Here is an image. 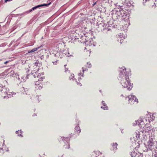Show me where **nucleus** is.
Segmentation results:
<instances>
[{"label":"nucleus","mask_w":157,"mask_h":157,"mask_svg":"<svg viewBox=\"0 0 157 157\" xmlns=\"http://www.w3.org/2000/svg\"><path fill=\"white\" fill-rule=\"evenodd\" d=\"M119 76L118 78L120 81L122 80H129V77L130 75V73L129 71H126L125 68L124 67L120 68Z\"/></svg>","instance_id":"nucleus-3"},{"label":"nucleus","mask_w":157,"mask_h":157,"mask_svg":"<svg viewBox=\"0 0 157 157\" xmlns=\"http://www.w3.org/2000/svg\"><path fill=\"white\" fill-rule=\"evenodd\" d=\"M102 104L104 106V107L102 106L101 107V108L103 109L104 110H107L108 109V107L106 105L104 101H102Z\"/></svg>","instance_id":"nucleus-17"},{"label":"nucleus","mask_w":157,"mask_h":157,"mask_svg":"<svg viewBox=\"0 0 157 157\" xmlns=\"http://www.w3.org/2000/svg\"><path fill=\"white\" fill-rule=\"evenodd\" d=\"M9 89L6 86H3L0 89V91L2 93V96L4 98H8L12 96H13L16 93L14 92H10L9 91Z\"/></svg>","instance_id":"nucleus-4"},{"label":"nucleus","mask_w":157,"mask_h":157,"mask_svg":"<svg viewBox=\"0 0 157 157\" xmlns=\"http://www.w3.org/2000/svg\"><path fill=\"white\" fill-rule=\"evenodd\" d=\"M125 81L122 80L121 81H120V84L124 88H127L129 90H130L133 87V84L130 82V80L127 81Z\"/></svg>","instance_id":"nucleus-5"},{"label":"nucleus","mask_w":157,"mask_h":157,"mask_svg":"<svg viewBox=\"0 0 157 157\" xmlns=\"http://www.w3.org/2000/svg\"><path fill=\"white\" fill-rule=\"evenodd\" d=\"M18 134H20V133H19Z\"/></svg>","instance_id":"nucleus-42"},{"label":"nucleus","mask_w":157,"mask_h":157,"mask_svg":"<svg viewBox=\"0 0 157 157\" xmlns=\"http://www.w3.org/2000/svg\"><path fill=\"white\" fill-rule=\"evenodd\" d=\"M82 71H80V72L78 74V75H81L82 77H83L84 72L85 71H87V69L85 67H82Z\"/></svg>","instance_id":"nucleus-16"},{"label":"nucleus","mask_w":157,"mask_h":157,"mask_svg":"<svg viewBox=\"0 0 157 157\" xmlns=\"http://www.w3.org/2000/svg\"><path fill=\"white\" fill-rule=\"evenodd\" d=\"M127 98L128 99L129 103L133 104V103H132V101L136 102V103L138 102L137 99L135 95H133L132 94H131V95L128 96L126 98V99Z\"/></svg>","instance_id":"nucleus-9"},{"label":"nucleus","mask_w":157,"mask_h":157,"mask_svg":"<svg viewBox=\"0 0 157 157\" xmlns=\"http://www.w3.org/2000/svg\"><path fill=\"white\" fill-rule=\"evenodd\" d=\"M13 73H14L13 71H12L11 72V75L12 76H13L14 75V74Z\"/></svg>","instance_id":"nucleus-29"},{"label":"nucleus","mask_w":157,"mask_h":157,"mask_svg":"<svg viewBox=\"0 0 157 157\" xmlns=\"http://www.w3.org/2000/svg\"><path fill=\"white\" fill-rule=\"evenodd\" d=\"M133 124L134 125H136V124H137L138 125V124H136V122L135 121V122H134L133 123Z\"/></svg>","instance_id":"nucleus-35"},{"label":"nucleus","mask_w":157,"mask_h":157,"mask_svg":"<svg viewBox=\"0 0 157 157\" xmlns=\"http://www.w3.org/2000/svg\"><path fill=\"white\" fill-rule=\"evenodd\" d=\"M76 82H77V84L79 85H80V86H82V85L81 84H80L81 83L80 82H79V83L78 82H77V81H76Z\"/></svg>","instance_id":"nucleus-32"},{"label":"nucleus","mask_w":157,"mask_h":157,"mask_svg":"<svg viewBox=\"0 0 157 157\" xmlns=\"http://www.w3.org/2000/svg\"><path fill=\"white\" fill-rule=\"evenodd\" d=\"M44 75V73H42L41 74L38 73L37 71H36V72H35V74L34 75V76L35 78L36 79V80H38V81H42L43 79V78L41 75Z\"/></svg>","instance_id":"nucleus-10"},{"label":"nucleus","mask_w":157,"mask_h":157,"mask_svg":"<svg viewBox=\"0 0 157 157\" xmlns=\"http://www.w3.org/2000/svg\"><path fill=\"white\" fill-rule=\"evenodd\" d=\"M82 29L79 31L78 30H76L75 33L74 34L75 38L78 39L81 43H85V44L86 45V48H85L86 49H89V47L95 46L92 39H89V38L86 35V34L84 32L82 31L83 28ZM83 29H85V28Z\"/></svg>","instance_id":"nucleus-2"},{"label":"nucleus","mask_w":157,"mask_h":157,"mask_svg":"<svg viewBox=\"0 0 157 157\" xmlns=\"http://www.w3.org/2000/svg\"><path fill=\"white\" fill-rule=\"evenodd\" d=\"M26 79V77L24 76L23 77L21 78V81L23 82L25 81Z\"/></svg>","instance_id":"nucleus-26"},{"label":"nucleus","mask_w":157,"mask_h":157,"mask_svg":"<svg viewBox=\"0 0 157 157\" xmlns=\"http://www.w3.org/2000/svg\"><path fill=\"white\" fill-rule=\"evenodd\" d=\"M63 53L62 52L59 53H57L55 54L54 56V57L53 58V61H52V63L54 65H56L57 64V61H58V59L59 58H61L62 57V55Z\"/></svg>","instance_id":"nucleus-8"},{"label":"nucleus","mask_w":157,"mask_h":157,"mask_svg":"<svg viewBox=\"0 0 157 157\" xmlns=\"http://www.w3.org/2000/svg\"><path fill=\"white\" fill-rule=\"evenodd\" d=\"M28 91L27 89H25V91H24L25 92V94H27V93L26 92Z\"/></svg>","instance_id":"nucleus-31"},{"label":"nucleus","mask_w":157,"mask_h":157,"mask_svg":"<svg viewBox=\"0 0 157 157\" xmlns=\"http://www.w3.org/2000/svg\"><path fill=\"white\" fill-rule=\"evenodd\" d=\"M51 4V2H50L48 4H43L40 5H38L37 6H36L34 7H33L32 9V10H34L35 9H36L39 7H41L42 6H48V5H50Z\"/></svg>","instance_id":"nucleus-14"},{"label":"nucleus","mask_w":157,"mask_h":157,"mask_svg":"<svg viewBox=\"0 0 157 157\" xmlns=\"http://www.w3.org/2000/svg\"><path fill=\"white\" fill-rule=\"evenodd\" d=\"M40 82L39 81L35 82V87L36 90H40L42 87V85Z\"/></svg>","instance_id":"nucleus-11"},{"label":"nucleus","mask_w":157,"mask_h":157,"mask_svg":"<svg viewBox=\"0 0 157 157\" xmlns=\"http://www.w3.org/2000/svg\"><path fill=\"white\" fill-rule=\"evenodd\" d=\"M124 3L125 4H126L128 6H131L133 3L132 0H126Z\"/></svg>","instance_id":"nucleus-15"},{"label":"nucleus","mask_w":157,"mask_h":157,"mask_svg":"<svg viewBox=\"0 0 157 157\" xmlns=\"http://www.w3.org/2000/svg\"><path fill=\"white\" fill-rule=\"evenodd\" d=\"M37 63H35V64H34V66L36 67H37Z\"/></svg>","instance_id":"nucleus-34"},{"label":"nucleus","mask_w":157,"mask_h":157,"mask_svg":"<svg viewBox=\"0 0 157 157\" xmlns=\"http://www.w3.org/2000/svg\"><path fill=\"white\" fill-rule=\"evenodd\" d=\"M66 55L68 57H69V56H71V55H70L69 53L68 52L66 54Z\"/></svg>","instance_id":"nucleus-30"},{"label":"nucleus","mask_w":157,"mask_h":157,"mask_svg":"<svg viewBox=\"0 0 157 157\" xmlns=\"http://www.w3.org/2000/svg\"><path fill=\"white\" fill-rule=\"evenodd\" d=\"M6 147L3 145H0V155H2L4 153L5 151L6 150L5 149Z\"/></svg>","instance_id":"nucleus-13"},{"label":"nucleus","mask_w":157,"mask_h":157,"mask_svg":"<svg viewBox=\"0 0 157 157\" xmlns=\"http://www.w3.org/2000/svg\"><path fill=\"white\" fill-rule=\"evenodd\" d=\"M25 91V88L24 87H23L21 89V91H22V92L24 94H25V93H24V92H25L24 91Z\"/></svg>","instance_id":"nucleus-27"},{"label":"nucleus","mask_w":157,"mask_h":157,"mask_svg":"<svg viewBox=\"0 0 157 157\" xmlns=\"http://www.w3.org/2000/svg\"><path fill=\"white\" fill-rule=\"evenodd\" d=\"M69 78L70 80H72V81H74V80L76 79L74 78V74L71 73L70 76H69Z\"/></svg>","instance_id":"nucleus-18"},{"label":"nucleus","mask_w":157,"mask_h":157,"mask_svg":"<svg viewBox=\"0 0 157 157\" xmlns=\"http://www.w3.org/2000/svg\"><path fill=\"white\" fill-rule=\"evenodd\" d=\"M20 133V134H18V136H22L21 134H22V132H21V131L20 130H18L17 131H16V133L17 134V133Z\"/></svg>","instance_id":"nucleus-25"},{"label":"nucleus","mask_w":157,"mask_h":157,"mask_svg":"<svg viewBox=\"0 0 157 157\" xmlns=\"http://www.w3.org/2000/svg\"><path fill=\"white\" fill-rule=\"evenodd\" d=\"M136 152L134 151L133 152H131L130 153V155L132 157H135L136 156Z\"/></svg>","instance_id":"nucleus-23"},{"label":"nucleus","mask_w":157,"mask_h":157,"mask_svg":"<svg viewBox=\"0 0 157 157\" xmlns=\"http://www.w3.org/2000/svg\"><path fill=\"white\" fill-rule=\"evenodd\" d=\"M40 47H38L37 48H34L32 50H31L30 51H29L28 52V53H30L34 52L35 51H37L38 50V49Z\"/></svg>","instance_id":"nucleus-21"},{"label":"nucleus","mask_w":157,"mask_h":157,"mask_svg":"<svg viewBox=\"0 0 157 157\" xmlns=\"http://www.w3.org/2000/svg\"><path fill=\"white\" fill-rule=\"evenodd\" d=\"M32 11V10L31 9L30 10V12H31Z\"/></svg>","instance_id":"nucleus-40"},{"label":"nucleus","mask_w":157,"mask_h":157,"mask_svg":"<svg viewBox=\"0 0 157 157\" xmlns=\"http://www.w3.org/2000/svg\"><path fill=\"white\" fill-rule=\"evenodd\" d=\"M81 79V78L80 77H78V80L79 81V79Z\"/></svg>","instance_id":"nucleus-38"},{"label":"nucleus","mask_w":157,"mask_h":157,"mask_svg":"<svg viewBox=\"0 0 157 157\" xmlns=\"http://www.w3.org/2000/svg\"><path fill=\"white\" fill-rule=\"evenodd\" d=\"M128 25L127 24V23L125 24L124 26H123V27L122 28V29L123 30H126L128 28Z\"/></svg>","instance_id":"nucleus-22"},{"label":"nucleus","mask_w":157,"mask_h":157,"mask_svg":"<svg viewBox=\"0 0 157 157\" xmlns=\"http://www.w3.org/2000/svg\"><path fill=\"white\" fill-rule=\"evenodd\" d=\"M96 4V2H95L93 5V6H94L95 4Z\"/></svg>","instance_id":"nucleus-39"},{"label":"nucleus","mask_w":157,"mask_h":157,"mask_svg":"<svg viewBox=\"0 0 157 157\" xmlns=\"http://www.w3.org/2000/svg\"><path fill=\"white\" fill-rule=\"evenodd\" d=\"M155 157H157V147L156 148V149L155 150Z\"/></svg>","instance_id":"nucleus-28"},{"label":"nucleus","mask_w":157,"mask_h":157,"mask_svg":"<svg viewBox=\"0 0 157 157\" xmlns=\"http://www.w3.org/2000/svg\"><path fill=\"white\" fill-rule=\"evenodd\" d=\"M68 70V69L67 68H65V71L66 72Z\"/></svg>","instance_id":"nucleus-33"},{"label":"nucleus","mask_w":157,"mask_h":157,"mask_svg":"<svg viewBox=\"0 0 157 157\" xmlns=\"http://www.w3.org/2000/svg\"><path fill=\"white\" fill-rule=\"evenodd\" d=\"M8 62V61H6V62H4V63L5 64H6V63H7Z\"/></svg>","instance_id":"nucleus-37"},{"label":"nucleus","mask_w":157,"mask_h":157,"mask_svg":"<svg viewBox=\"0 0 157 157\" xmlns=\"http://www.w3.org/2000/svg\"><path fill=\"white\" fill-rule=\"evenodd\" d=\"M86 67L88 68H90L91 67V63L90 62H87L86 65Z\"/></svg>","instance_id":"nucleus-24"},{"label":"nucleus","mask_w":157,"mask_h":157,"mask_svg":"<svg viewBox=\"0 0 157 157\" xmlns=\"http://www.w3.org/2000/svg\"><path fill=\"white\" fill-rule=\"evenodd\" d=\"M5 2H7V1H9L10 0H5Z\"/></svg>","instance_id":"nucleus-36"},{"label":"nucleus","mask_w":157,"mask_h":157,"mask_svg":"<svg viewBox=\"0 0 157 157\" xmlns=\"http://www.w3.org/2000/svg\"><path fill=\"white\" fill-rule=\"evenodd\" d=\"M117 143H113V150H116L117 149Z\"/></svg>","instance_id":"nucleus-19"},{"label":"nucleus","mask_w":157,"mask_h":157,"mask_svg":"<svg viewBox=\"0 0 157 157\" xmlns=\"http://www.w3.org/2000/svg\"><path fill=\"white\" fill-rule=\"evenodd\" d=\"M144 117L149 124L151 121H153L155 120V118L154 114L151 113H148Z\"/></svg>","instance_id":"nucleus-6"},{"label":"nucleus","mask_w":157,"mask_h":157,"mask_svg":"<svg viewBox=\"0 0 157 157\" xmlns=\"http://www.w3.org/2000/svg\"><path fill=\"white\" fill-rule=\"evenodd\" d=\"M149 133V136L147 137L145 133L142 131H136L134 134L133 138L135 140L140 139L142 141L143 140L144 144L146 147L147 149L152 150V148L155 144V141L154 135Z\"/></svg>","instance_id":"nucleus-1"},{"label":"nucleus","mask_w":157,"mask_h":157,"mask_svg":"<svg viewBox=\"0 0 157 157\" xmlns=\"http://www.w3.org/2000/svg\"><path fill=\"white\" fill-rule=\"evenodd\" d=\"M66 139L67 140H68V138H66Z\"/></svg>","instance_id":"nucleus-41"},{"label":"nucleus","mask_w":157,"mask_h":157,"mask_svg":"<svg viewBox=\"0 0 157 157\" xmlns=\"http://www.w3.org/2000/svg\"><path fill=\"white\" fill-rule=\"evenodd\" d=\"M125 11L124 10H120L119 11H117L116 14L118 15L119 17H124V15L125 16V18L124 17V20H126L127 21L129 19V15L128 14H126L125 13Z\"/></svg>","instance_id":"nucleus-7"},{"label":"nucleus","mask_w":157,"mask_h":157,"mask_svg":"<svg viewBox=\"0 0 157 157\" xmlns=\"http://www.w3.org/2000/svg\"><path fill=\"white\" fill-rule=\"evenodd\" d=\"M75 129L76 130V131L77 132V133H79L80 132V127L79 126H76L75 128Z\"/></svg>","instance_id":"nucleus-20"},{"label":"nucleus","mask_w":157,"mask_h":157,"mask_svg":"<svg viewBox=\"0 0 157 157\" xmlns=\"http://www.w3.org/2000/svg\"><path fill=\"white\" fill-rule=\"evenodd\" d=\"M118 40L119 41H120V42L121 43L122 42L121 41L125 39L126 37V35L122 33H120L118 35Z\"/></svg>","instance_id":"nucleus-12"}]
</instances>
